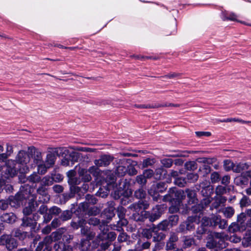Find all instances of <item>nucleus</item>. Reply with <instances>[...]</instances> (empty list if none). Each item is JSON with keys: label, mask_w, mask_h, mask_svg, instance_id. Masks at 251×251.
<instances>
[{"label": "nucleus", "mask_w": 251, "mask_h": 251, "mask_svg": "<svg viewBox=\"0 0 251 251\" xmlns=\"http://www.w3.org/2000/svg\"><path fill=\"white\" fill-rule=\"evenodd\" d=\"M47 188L43 185L39 187L37 190V195L32 194L31 188L22 186L20 191L15 196H10L8 198L9 204L11 202L14 204H37L36 200L38 197V201L42 204H46L49 201L50 196L47 193Z\"/></svg>", "instance_id": "nucleus-1"}, {"label": "nucleus", "mask_w": 251, "mask_h": 251, "mask_svg": "<svg viewBox=\"0 0 251 251\" xmlns=\"http://www.w3.org/2000/svg\"><path fill=\"white\" fill-rule=\"evenodd\" d=\"M30 163V154L27 152L21 150L16 155L15 160H8L6 162L5 170H3L4 176L8 179L13 177L18 174V171L22 173L28 171V164Z\"/></svg>", "instance_id": "nucleus-2"}, {"label": "nucleus", "mask_w": 251, "mask_h": 251, "mask_svg": "<svg viewBox=\"0 0 251 251\" xmlns=\"http://www.w3.org/2000/svg\"><path fill=\"white\" fill-rule=\"evenodd\" d=\"M120 180L118 187L114 190L113 197L116 200H120V204H128L131 202L132 194L130 182L127 179Z\"/></svg>", "instance_id": "nucleus-3"}, {"label": "nucleus", "mask_w": 251, "mask_h": 251, "mask_svg": "<svg viewBox=\"0 0 251 251\" xmlns=\"http://www.w3.org/2000/svg\"><path fill=\"white\" fill-rule=\"evenodd\" d=\"M55 152L57 156L62 157L61 165L64 166L73 165L75 162L78 161L80 157V153L74 151H70L65 147L55 148Z\"/></svg>", "instance_id": "nucleus-4"}, {"label": "nucleus", "mask_w": 251, "mask_h": 251, "mask_svg": "<svg viewBox=\"0 0 251 251\" xmlns=\"http://www.w3.org/2000/svg\"><path fill=\"white\" fill-rule=\"evenodd\" d=\"M183 198H185V192L183 190L172 187L169 189L167 193L163 196L162 200L163 202H169V204H184Z\"/></svg>", "instance_id": "nucleus-5"}, {"label": "nucleus", "mask_w": 251, "mask_h": 251, "mask_svg": "<svg viewBox=\"0 0 251 251\" xmlns=\"http://www.w3.org/2000/svg\"><path fill=\"white\" fill-rule=\"evenodd\" d=\"M168 187L166 182L159 181L153 183L148 190L149 195L152 198L153 201L158 202L162 199L159 193L165 192Z\"/></svg>", "instance_id": "nucleus-6"}, {"label": "nucleus", "mask_w": 251, "mask_h": 251, "mask_svg": "<svg viewBox=\"0 0 251 251\" xmlns=\"http://www.w3.org/2000/svg\"><path fill=\"white\" fill-rule=\"evenodd\" d=\"M28 152L30 154V161L32 160L31 164H28V167L34 168L39 165V164L43 163L41 152L38 149L34 146L28 147Z\"/></svg>", "instance_id": "nucleus-7"}, {"label": "nucleus", "mask_w": 251, "mask_h": 251, "mask_svg": "<svg viewBox=\"0 0 251 251\" xmlns=\"http://www.w3.org/2000/svg\"><path fill=\"white\" fill-rule=\"evenodd\" d=\"M116 177L111 171L106 173L104 176H103L101 182V185L107 191H110L117 186L116 183Z\"/></svg>", "instance_id": "nucleus-8"}, {"label": "nucleus", "mask_w": 251, "mask_h": 251, "mask_svg": "<svg viewBox=\"0 0 251 251\" xmlns=\"http://www.w3.org/2000/svg\"><path fill=\"white\" fill-rule=\"evenodd\" d=\"M0 245L5 246L9 251H11L18 246V242L9 235H3L0 237Z\"/></svg>", "instance_id": "nucleus-9"}, {"label": "nucleus", "mask_w": 251, "mask_h": 251, "mask_svg": "<svg viewBox=\"0 0 251 251\" xmlns=\"http://www.w3.org/2000/svg\"><path fill=\"white\" fill-rule=\"evenodd\" d=\"M184 191L185 198H183V203L199 204L198 192L194 189H186Z\"/></svg>", "instance_id": "nucleus-10"}, {"label": "nucleus", "mask_w": 251, "mask_h": 251, "mask_svg": "<svg viewBox=\"0 0 251 251\" xmlns=\"http://www.w3.org/2000/svg\"><path fill=\"white\" fill-rule=\"evenodd\" d=\"M185 171L180 170L179 172L175 170H172L171 172V176L174 179V184L179 187H183L187 184V181L185 177L181 176L180 175L184 174Z\"/></svg>", "instance_id": "nucleus-11"}, {"label": "nucleus", "mask_w": 251, "mask_h": 251, "mask_svg": "<svg viewBox=\"0 0 251 251\" xmlns=\"http://www.w3.org/2000/svg\"><path fill=\"white\" fill-rule=\"evenodd\" d=\"M163 206L164 205H155L152 208L151 211L149 214L148 217L151 222H153L161 217L165 210Z\"/></svg>", "instance_id": "nucleus-12"}, {"label": "nucleus", "mask_w": 251, "mask_h": 251, "mask_svg": "<svg viewBox=\"0 0 251 251\" xmlns=\"http://www.w3.org/2000/svg\"><path fill=\"white\" fill-rule=\"evenodd\" d=\"M114 157L110 154H102L100 158L95 159L94 164L97 167H106L108 166L114 160Z\"/></svg>", "instance_id": "nucleus-13"}, {"label": "nucleus", "mask_w": 251, "mask_h": 251, "mask_svg": "<svg viewBox=\"0 0 251 251\" xmlns=\"http://www.w3.org/2000/svg\"><path fill=\"white\" fill-rule=\"evenodd\" d=\"M81 191L80 187H75L72 186L70 188V192L68 193H64L62 194V197L60 198V202L65 203L70 199L75 197V195L78 194Z\"/></svg>", "instance_id": "nucleus-14"}, {"label": "nucleus", "mask_w": 251, "mask_h": 251, "mask_svg": "<svg viewBox=\"0 0 251 251\" xmlns=\"http://www.w3.org/2000/svg\"><path fill=\"white\" fill-rule=\"evenodd\" d=\"M134 198L138 200V201L132 204H148L146 191L143 188H140L134 192Z\"/></svg>", "instance_id": "nucleus-15"}, {"label": "nucleus", "mask_w": 251, "mask_h": 251, "mask_svg": "<svg viewBox=\"0 0 251 251\" xmlns=\"http://www.w3.org/2000/svg\"><path fill=\"white\" fill-rule=\"evenodd\" d=\"M212 189L210 188V186H206L202 188L201 193L204 197L201 201L199 204H210L213 198L211 197Z\"/></svg>", "instance_id": "nucleus-16"}, {"label": "nucleus", "mask_w": 251, "mask_h": 251, "mask_svg": "<svg viewBox=\"0 0 251 251\" xmlns=\"http://www.w3.org/2000/svg\"><path fill=\"white\" fill-rule=\"evenodd\" d=\"M177 32V25L176 21L167 25L163 30V34L165 36L175 35Z\"/></svg>", "instance_id": "nucleus-17"}, {"label": "nucleus", "mask_w": 251, "mask_h": 251, "mask_svg": "<svg viewBox=\"0 0 251 251\" xmlns=\"http://www.w3.org/2000/svg\"><path fill=\"white\" fill-rule=\"evenodd\" d=\"M178 240V237L177 234L173 232L170 233V237L166 243V250H172L174 249L176 247V242Z\"/></svg>", "instance_id": "nucleus-18"}, {"label": "nucleus", "mask_w": 251, "mask_h": 251, "mask_svg": "<svg viewBox=\"0 0 251 251\" xmlns=\"http://www.w3.org/2000/svg\"><path fill=\"white\" fill-rule=\"evenodd\" d=\"M126 162L128 164L126 167L127 174L129 176H134L137 174L135 166L138 165V162L130 159H127Z\"/></svg>", "instance_id": "nucleus-19"}, {"label": "nucleus", "mask_w": 251, "mask_h": 251, "mask_svg": "<svg viewBox=\"0 0 251 251\" xmlns=\"http://www.w3.org/2000/svg\"><path fill=\"white\" fill-rule=\"evenodd\" d=\"M116 236L117 235L116 233L113 231H111L107 233L102 231L101 233L99 234L97 236V238L100 240V241L108 240L109 241L111 242L116 239Z\"/></svg>", "instance_id": "nucleus-20"}, {"label": "nucleus", "mask_w": 251, "mask_h": 251, "mask_svg": "<svg viewBox=\"0 0 251 251\" xmlns=\"http://www.w3.org/2000/svg\"><path fill=\"white\" fill-rule=\"evenodd\" d=\"M213 222V226H215L217 225L221 229H225L227 226V221L225 219H222L219 216H214L212 218Z\"/></svg>", "instance_id": "nucleus-21"}, {"label": "nucleus", "mask_w": 251, "mask_h": 251, "mask_svg": "<svg viewBox=\"0 0 251 251\" xmlns=\"http://www.w3.org/2000/svg\"><path fill=\"white\" fill-rule=\"evenodd\" d=\"M154 178L158 180L163 179L166 178L168 175L167 171L163 168L162 166L156 168L154 172Z\"/></svg>", "instance_id": "nucleus-22"}, {"label": "nucleus", "mask_w": 251, "mask_h": 251, "mask_svg": "<svg viewBox=\"0 0 251 251\" xmlns=\"http://www.w3.org/2000/svg\"><path fill=\"white\" fill-rule=\"evenodd\" d=\"M82 208L85 214L89 215H96L100 213V209L96 206H93L91 207H88L89 205H81Z\"/></svg>", "instance_id": "nucleus-23"}, {"label": "nucleus", "mask_w": 251, "mask_h": 251, "mask_svg": "<svg viewBox=\"0 0 251 251\" xmlns=\"http://www.w3.org/2000/svg\"><path fill=\"white\" fill-rule=\"evenodd\" d=\"M55 151V148L54 149L52 152H50L47 154L46 162L47 165H48V167L52 166L55 163L56 159V156H57Z\"/></svg>", "instance_id": "nucleus-24"}, {"label": "nucleus", "mask_w": 251, "mask_h": 251, "mask_svg": "<svg viewBox=\"0 0 251 251\" xmlns=\"http://www.w3.org/2000/svg\"><path fill=\"white\" fill-rule=\"evenodd\" d=\"M159 230L155 227L153 225V231L152 233V240L153 242H158L163 240L165 238V235L162 232H159Z\"/></svg>", "instance_id": "nucleus-25"}, {"label": "nucleus", "mask_w": 251, "mask_h": 251, "mask_svg": "<svg viewBox=\"0 0 251 251\" xmlns=\"http://www.w3.org/2000/svg\"><path fill=\"white\" fill-rule=\"evenodd\" d=\"M36 220L34 219V217L32 219L29 217H24L22 219V223L21 225V226L23 227H32L34 228V227L36 225Z\"/></svg>", "instance_id": "nucleus-26"}, {"label": "nucleus", "mask_w": 251, "mask_h": 251, "mask_svg": "<svg viewBox=\"0 0 251 251\" xmlns=\"http://www.w3.org/2000/svg\"><path fill=\"white\" fill-rule=\"evenodd\" d=\"M234 181L238 185H246L249 183V177L246 175V172H245L243 173L241 176L237 177Z\"/></svg>", "instance_id": "nucleus-27"}, {"label": "nucleus", "mask_w": 251, "mask_h": 251, "mask_svg": "<svg viewBox=\"0 0 251 251\" xmlns=\"http://www.w3.org/2000/svg\"><path fill=\"white\" fill-rule=\"evenodd\" d=\"M53 248L55 251H73L70 246L66 245L62 242L55 244Z\"/></svg>", "instance_id": "nucleus-28"}, {"label": "nucleus", "mask_w": 251, "mask_h": 251, "mask_svg": "<svg viewBox=\"0 0 251 251\" xmlns=\"http://www.w3.org/2000/svg\"><path fill=\"white\" fill-rule=\"evenodd\" d=\"M115 209L113 206H110L105 208L101 214V216H104L107 219L111 220L115 216Z\"/></svg>", "instance_id": "nucleus-29"}, {"label": "nucleus", "mask_w": 251, "mask_h": 251, "mask_svg": "<svg viewBox=\"0 0 251 251\" xmlns=\"http://www.w3.org/2000/svg\"><path fill=\"white\" fill-rule=\"evenodd\" d=\"M12 233L14 237L18 238L19 240H24L27 234L26 232L23 231L20 228L14 229Z\"/></svg>", "instance_id": "nucleus-30"}, {"label": "nucleus", "mask_w": 251, "mask_h": 251, "mask_svg": "<svg viewBox=\"0 0 251 251\" xmlns=\"http://www.w3.org/2000/svg\"><path fill=\"white\" fill-rule=\"evenodd\" d=\"M155 163V159L153 158H146L139 165V167L143 169L145 168L152 166Z\"/></svg>", "instance_id": "nucleus-31"}, {"label": "nucleus", "mask_w": 251, "mask_h": 251, "mask_svg": "<svg viewBox=\"0 0 251 251\" xmlns=\"http://www.w3.org/2000/svg\"><path fill=\"white\" fill-rule=\"evenodd\" d=\"M211 171V168L208 164H202L199 168V174L203 177L206 176L208 174L210 173Z\"/></svg>", "instance_id": "nucleus-32"}, {"label": "nucleus", "mask_w": 251, "mask_h": 251, "mask_svg": "<svg viewBox=\"0 0 251 251\" xmlns=\"http://www.w3.org/2000/svg\"><path fill=\"white\" fill-rule=\"evenodd\" d=\"M79 176L84 182H89L92 179L90 173L85 169H82L79 172Z\"/></svg>", "instance_id": "nucleus-33"}, {"label": "nucleus", "mask_w": 251, "mask_h": 251, "mask_svg": "<svg viewBox=\"0 0 251 251\" xmlns=\"http://www.w3.org/2000/svg\"><path fill=\"white\" fill-rule=\"evenodd\" d=\"M249 165L247 163H242L240 162L237 165H234V168L233 169V172L235 173H241L244 171L248 169Z\"/></svg>", "instance_id": "nucleus-34"}, {"label": "nucleus", "mask_w": 251, "mask_h": 251, "mask_svg": "<svg viewBox=\"0 0 251 251\" xmlns=\"http://www.w3.org/2000/svg\"><path fill=\"white\" fill-rule=\"evenodd\" d=\"M181 206L183 207V210L181 212L182 214H186L187 212V209L184 208V205H171L169 208V211L170 213H175L178 212L181 208Z\"/></svg>", "instance_id": "nucleus-35"}, {"label": "nucleus", "mask_w": 251, "mask_h": 251, "mask_svg": "<svg viewBox=\"0 0 251 251\" xmlns=\"http://www.w3.org/2000/svg\"><path fill=\"white\" fill-rule=\"evenodd\" d=\"M185 178L187 183H194L198 180L199 175L197 173H187Z\"/></svg>", "instance_id": "nucleus-36"}, {"label": "nucleus", "mask_w": 251, "mask_h": 251, "mask_svg": "<svg viewBox=\"0 0 251 251\" xmlns=\"http://www.w3.org/2000/svg\"><path fill=\"white\" fill-rule=\"evenodd\" d=\"M5 189L6 192L11 193L13 190V187L10 184L5 185L4 181L0 179V193Z\"/></svg>", "instance_id": "nucleus-37"}, {"label": "nucleus", "mask_w": 251, "mask_h": 251, "mask_svg": "<svg viewBox=\"0 0 251 251\" xmlns=\"http://www.w3.org/2000/svg\"><path fill=\"white\" fill-rule=\"evenodd\" d=\"M184 168L186 170L194 171L197 169L198 164L194 161H187L184 164Z\"/></svg>", "instance_id": "nucleus-38"}, {"label": "nucleus", "mask_w": 251, "mask_h": 251, "mask_svg": "<svg viewBox=\"0 0 251 251\" xmlns=\"http://www.w3.org/2000/svg\"><path fill=\"white\" fill-rule=\"evenodd\" d=\"M85 200L84 201L80 202L79 204H96L97 199L90 194H87L85 197Z\"/></svg>", "instance_id": "nucleus-39"}, {"label": "nucleus", "mask_w": 251, "mask_h": 251, "mask_svg": "<svg viewBox=\"0 0 251 251\" xmlns=\"http://www.w3.org/2000/svg\"><path fill=\"white\" fill-rule=\"evenodd\" d=\"M169 226H170L166 220L162 221L157 225L155 226V227L161 231H167L169 229Z\"/></svg>", "instance_id": "nucleus-40"}, {"label": "nucleus", "mask_w": 251, "mask_h": 251, "mask_svg": "<svg viewBox=\"0 0 251 251\" xmlns=\"http://www.w3.org/2000/svg\"><path fill=\"white\" fill-rule=\"evenodd\" d=\"M224 168L226 171L232 170L234 168V163L230 159H226L224 161Z\"/></svg>", "instance_id": "nucleus-41"}, {"label": "nucleus", "mask_w": 251, "mask_h": 251, "mask_svg": "<svg viewBox=\"0 0 251 251\" xmlns=\"http://www.w3.org/2000/svg\"><path fill=\"white\" fill-rule=\"evenodd\" d=\"M171 227L176 226L178 222L179 218L177 215H174L169 217L168 219H166Z\"/></svg>", "instance_id": "nucleus-42"}, {"label": "nucleus", "mask_w": 251, "mask_h": 251, "mask_svg": "<svg viewBox=\"0 0 251 251\" xmlns=\"http://www.w3.org/2000/svg\"><path fill=\"white\" fill-rule=\"evenodd\" d=\"M160 106L159 103L147 104H135L134 107L139 109H150L159 108Z\"/></svg>", "instance_id": "nucleus-43"}, {"label": "nucleus", "mask_w": 251, "mask_h": 251, "mask_svg": "<svg viewBox=\"0 0 251 251\" xmlns=\"http://www.w3.org/2000/svg\"><path fill=\"white\" fill-rule=\"evenodd\" d=\"M190 153V151H175V153L169 154L167 156L168 157H185L187 156V154Z\"/></svg>", "instance_id": "nucleus-44"}, {"label": "nucleus", "mask_w": 251, "mask_h": 251, "mask_svg": "<svg viewBox=\"0 0 251 251\" xmlns=\"http://www.w3.org/2000/svg\"><path fill=\"white\" fill-rule=\"evenodd\" d=\"M163 168H169L172 167L174 161L173 159L169 158H165L160 160Z\"/></svg>", "instance_id": "nucleus-45"}, {"label": "nucleus", "mask_w": 251, "mask_h": 251, "mask_svg": "<svg viewBox=\"0 0 251 251\" xmlns=\"http://www.w3.org/2000/svg\"><path fill=\"white\" fill-rule=\"evenodd\" d=\"M214 199L215 201L212 204H225L227 201V198L222 195H216Z\"/></svg>", "instance_id": "nucleus-46"}, {"label": "nucleus", "mask_w": 251, "mask_h": 251, "mask_svg": "<svg viewBox=\"0 0 251 251\" xmlns=\"http://www.w3.org/2000/svg\"><path fill=\"white\" fill-rule=\"evenodd\" d=\"M195 243L194 239L193 238L185 236L183 240V247L187 248L190 247Z\"/></svg>", "instance_id": "nucleus-47"}, {"label": "nucleus", "mask_w": 251, "mask_h": 251, "mask_svg": "<svg viewBox=\"0 0 251 251\" xmlns=\"http://www.w3.org/2000/svg\"><path fill=\"white\" fill-rule=\"evenodd\" d=\"M135 182L141 185L142 188L146 185L147 180L145 177V176L142 174L136 176Z\"/></svg>", "instance_id": "nucleus-48"}, {"label": "nucleus", "mask_w": 251, "mask_h": 251, "mask_svg": "<svg viewBox=\"0 0 251 251\" xmlns=\"http://www.w3.org/2000/svg\"><path fill=\"white\" fill-rule=\"evenodd\" d=\"M38 205H28L23 209V213L25 215H29L32 213L33 211L36 210Z\"/></svg>", "instance_id": "nucleus-49"}, {"label": "nucleus", "mask_w": 251, "mask_h": 251, "mask_svg": "<svg viewBox=\"0 0 251 251\" xmlns=\"http://www.w3.org/2000/svg\"><path fill=\"white\" fill-rule=\"evenodd\" d=\"M153 231V226L150 228L144 229L142 230V234L143 237H146L147 239H150L152 237V233Z\"/></svg>", "instance_id": "nucleus-50"}, {"label": "nucleus", "mask_w": 251, "mask_h": 251, "mask_svg": "<svg viewBox=\"0 0 251 251\" xmlns=\"http://www.w3.org/2000/svg\"><path fill=\"white\" fill-rule=\"evenodd\" d=\"M218 241L215 238H209V241L206 243V247L209 249H214L218 247Z\"/></svg>", "instance_id": "nucleus-51"}, {"label": "nucleus", "mask_w": 251, "mask_h": 251, "mask_svg": "<svg viewBox=\"0 0 251 251\" xmlns=\"http://www.w3.org/2000/svg\"><path fill=\"white\" fill-rule=\"evenodd\" d=\"M37 172L39 174L41 175H44L45 174L48 168L50 167H48V165H46L44 163V162L41 164H39V165L37 166Z\"/></svg>", "instance_id": "nucleus-52"}, {"label": "nucleus", "mask_w": 251, "mask_h": 251, "mask_svg": "<svg viewBox=\"0 0 251 251\" xmlns=\"http://www.w3.org/2000/svg\"><path fill=\"white\" fill-rule=\"evenodd\" d=\"M116 174L119 177L124 176L127 174L126 167L124 166H119L116 169Z\"/></svg>", "instance_id": "nucleus-53"}, {"label": "nucleus", "mask_w": 251, "mask_h": 251, "mask_svg": "<svg viewBox=\"0 0 251 251\" xmlns=\"http://www.w3.org/2000/svg\"><path fill=\"white\" fill-rule=\"evenodd\" d=\"M182 75V73L171 72L167 75L162 76L161 77L166 78L168 79H172L174 78H180Z\"/></svg>", "instance_id": "nucleus-54"}, {"label": "nucleus", "mask_w": 251, "mask_h": 251, "mask_svg": "<svg viewBox=\"0 0 251 251\" xmlns=\"http://www.w3.org/2000/svg\"><path fill=\"white\" fill-rule=\"evenodd\" d=\"M51 248L48 245L44 246L43 242H39L35 251H51Z\"/></svg>", "instance_id": "nucleus-55"}, {"label": "nucleus", "mask_w": 251, "mask_h": 251, "mask_svg": "<svg viewBox=\"0 0 251 251\" xmlns=\"http://www.w3.org/2000/svg\"><path fill=\"white\" fill-rule=\"evenodd\" d=\"M99 167H97V166H92L89 167V169L87 170L89 173L92 174L94 176L97 177L99 176L100 174V169H99Z\"/></svg>", "instance_id": "nucleus-56"}, {"label": "nucleus", "mask_w": 251, "mask_h": 251, "mask_svg": "<svg viewBox=\"0 0 251 251\" xmlns=\"http://www.w3.org/2000/svg\"><path fill=\"white\" fill-rule=\"evenodd\" d=\"M28 180L33 183L38 182L41 180V177L39 175L34 173L28 176Z\"/></svg>", "instance_id": "nucleus-57"}, {"label": "nucleus", "mask_w": 251, "mask_h": 251, "mask_svg": "<svg viewBox=\"0 0 251 251\" xmlns=\"http://www.w3.org/2000/svg\"><path fill=\"white\" fill-rule=\"evenodd\" d=\"M223 212L225 217L229 218L234 214V210L231 207H228L224 209Z\"/></svg>", "instance_id": "nucleus-58"}, {"label": "nucleus", "mask_w": 251, "mask_h": 251, "mask_svg": "<svg viewBox=\"0 0 251 251\" xmlns=\"http://www.w3.org/2000/svg\"><path fill=\"white\" fill-rule=\"evenodd\" d=\"M225 18L227 21H237L238 22L241 23L244 25H247L245 22L238 21L236 19L237 16L233 13H231L229 14L228 15L225 16Z\"/></svg>", "instance_id": "nucleus-59"}, {"label": "nucleus", "mask_w": 251, "mask_h": 251, "mask_svg": "<svg viewBox=\"0 0 251 251\" xmlns=\"http://www.w3.org/2000/svg\"><path fill=\"white\" fill-rule=\"evenodd\" d=\"M1 220L3 221L4 222H6L8 223H11L13 221H14L13 219V216L10 215L8 213H4L1 217H0Z\"/></svg>", "instance_id": "nucleus-60"}, {"label": "nucleus", "mask_w": 251, "mask_h": 251, "mask_svg": "<svg viewBox=\"0 0 251 251\" xmlns=\"http://www.w3.org/2000/svg\"><path fill=\"white\" fill-rule=\"evenodd\" d=\"M143 175L145 176V177L147 180L148 178H151L153 176L154 177V171L151 169H148L144 170Z\"/></svg>", "instance_id": "nucleus-61"}, {"label": "nucleus", "mask_w": 251, "mask_h": 251, "mask_svg": "<svg viewBox=\"0 0 251 251\" xmlns=\"http://www.w3.org/2000/svg\"><path fill=\"white\" fill-rule=\"evenodd\" d=\"M210 179L212 183H215L220 180V176L217 172H214L211 174Z\"/></svg>", "instance_id": "nucleus-62"}, {"label": "nucleus", "mask_w": 251, "mask_h": 251, "mask_svg": "<svg viewBox=\"0 0 251 251\" xmlns=\"http://www.w3.org/2000/svg\"><path fill=\"white\" fill-rule=\"evenodd\" d=\"M104 189L102 188L101 187H100L98 191L97 194L98 196L101 197V198H105L107 196L108 193L110 191H107L105 189V187H103Z\"/></svg>", "instance_id": "nucleus-63"}, {"label": "nucleus", "mask_w": 251, "mask_h": 251, "mask_svg": "<svg viewBox=\"0 0 251 251\" xmlns=\"http://www.w3.org/2000/svg\"><path fill=\"white\" fill-rule=\"evenodd\" d=\"M226 186H218L216 188V195H223L226 192Z\"/></svg>", "instance_id": "nucleus-64"}]
</instances>
